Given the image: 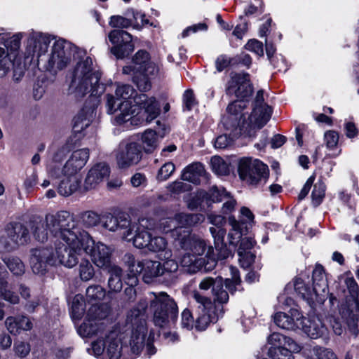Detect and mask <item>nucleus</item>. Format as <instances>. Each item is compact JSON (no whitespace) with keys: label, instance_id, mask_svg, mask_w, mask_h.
I'll return each mask as SVG.
<instances>
[{"label":"nucleus","instance_id":"obj_1","mask_svg":"<svg viewBox=\"0 0 359 359\" xmlns=\"http://www.w3.org/2000/svg\"><path fill=\"white\" fill-rule=\"evenodd\" d=\"M100 74L93 67V60L86 57L77 63L73 73L69 89L76 98H82L90 93L93 102L90 108L83 109L74 118L73 128L79 133L90 125L93 118L94 107L98 102L97 97L103 93L104 88L100 83Z\"/></svg>","mask_w":359,"mask_h":359},{"label":"nucleus","instance_id":"obj_2","mask_svg":"<svg viewBox=\"0 0 359 359\" xmlns=\"http://www.w3.org/2000/svg\"><path fill=\"white\" fill-rule=\"evenodd\" d=\"M83 232L81 234L67 233L62 241L65 244H58L55 251L47 248H36L32 250L30 264L32 271L39 275L44 274L47 267L58 264L67 268L75 266L79 261L83 252Z\"/></svg>","mask_w":359,"mask_h":359},{"label":"nucleus","instance_id":"obj_3","mask_svg":"<svg viewBox=\"0 0 359 359\" xmlns=\"http://www.w3.org/2000/svg\"><path fill=\"white\" fill-rule=\"evenodd\" d=\"M246 107L242 100L235 101L228 105L227 114L223 117L222 123L229 130H239L249 137L255 135L270 119L272 109L264 102L262 90L257 93L252 111L247 116L243 112Z\"/></svg>","mask_w":359,"mask_h":359},{"label":"nucleus","instance_id":"obj_4","mask_svg":"<svg viewBox=\"0 0 359 359\" xmlns=\"http://www.w3.org/2000/svg\"><path fill=\"white\" fill-rule=\"evenodd\" d=\"M147 306V299H141L127 315L126 323L132 327L130 347L135 355H138L144 347L149 355L156 353L153 346L154 335L151 332L148 334L145 314Z\"/></svg>","mask_w":359,"mask_h":359},{"label":"nucleus","instance_id":"obj_5","mask_svg":"<svg viewBox=\"0 0 359 359\" xmlns=\"http://www.w3.org/2000/svg\"><path fill=\"white\" fill-rule=\"evenodd\" d=\"M191 297L194 301L193 307L196 316L195 323L191 312L186 309L182 313V325L187 330H191L195 326L197 330H204L210 323H215L218 320L222 313V309L218 312L219 309L212 304L211 299L202 295L197 290L191 292Z\"/></svg>","mask_w":359,"mask_h":359},{"label":"nucleus","instance_id":"obj_6","mask_svg":"<svg viewBox=\"0 0 359 359\" xmlns=\"http://www.w3.org/2000/svg\"><path fill=\"white\" fill-rule=\"evenodd\" d=\"M102 226L105 229L118 233L121 238L126 241H133L143 228H151L149 219L142 218L137 222H132L130 217L126 214L113 215L107 213L102 216Z\"/></svg>","mask_w":359,"mask_h":359},{"label":"nucleus","instance_id":"obj_7","mask_svg":"<svg viewBox=\"0 0 359 359\" xmlns=\"http://www.w3.org/2000/svg\"><path fill=\"white\" fill-rule=\"evenodd\" d=\"M149 295L154 325L164 328L175 323L178 316V307L175 300L165 292H152Z\"/></svg>","mask_w":359,"mask_h":359},{"label":"nucleus","instance_id":"obj_8","mask_svg":"<svg viewBox=\"0 0 359 359\" xmlns=\"http://www.w3.org/2000/svg\"><path fill=\"white\" fill-rule=\"evenodd\" d=\"M173 237L182 249L190 251L196 257L206 252L205 257L208 262L205 265V270H211L215 266L217 259L214 255L213 248L210 246L207 248L204 240L191 235L189 229L180 228L173 232Z\"/></svg>","mask_w":359,"mask_h":359},{"label":"nucleus","instance_id":"obj_9","mask_svg":"<svg viewBox=\"0 0 359 359\" xmlns=\"http://www.w3.org/2000/svg\"><path fill=\"white\" fill-rule=\"evenodd\" d=\"M117 99L123 101H130L133 98L135 105L144 109L146 114L145 121L151 123L160 114L159 106L154 97H148L146 94L137 95L135 90L128 84L118 86L115 91Z\"/></svg>","mask_w":359,"mask_h":359},{"label":"nucleus","instance_id":"obj_10","mask_svg":"<svg viewBox=\"0 0 359 359\" xmlns=\"http://www.w3.org/2000/svg\"><path fill=\"white\" fill-rule=\"evenodd\" d=\"M238 172L240 178L248 184L257 186L266 182L269 170L259 159L244 157L239 160Z\"/></svg>","mask_w":359,"mask_h":359},{"label":"nucleus","instance_id":"obj_11","mask_svg":"<svg viewBox=\"0 0 359 359\" xmlns=\"http://www.w3.org/2000/svg\"><path fill=\"white\" fill-rule=\"evenodd\" d=\"M151 228H143L136 234L134 239V246L137 248H147L149 251L159 253L161 259H168L172 257V252L168 248V242L163 237H151V231L155 229V224L149 219Z\"/></svg>","mask_w":359,"mask_h":359},{"label":"nucleus","instance_id":"obj_12","mask_svg":"<svg viewBox=\"0 0 359 359\" xmlns=\"http://www.w3.org/2000/svg\"><path fill=\"white\" fill-rule=\"evenodd\" d=\"M45 219L50 233L61 241L64 240L65 235L67 236V233L72 234L82 233L76 227L73 217L68 211L60 210L55 214H47Z\"/></svg>","mask_w":359,"mask_h":359},{"label":"nucleus","instance_id":"obj_13","mask_svg":"<svg viewBox=\"0 0 359 359\" xmlns=\"http://www.w3.org/2000/svg\"><path fill=\"white\" fill-rule=\"evenodd\" d=\"M76 47L70 42L59 39L54 42L50 55L47 56L46 69L60 70L65 68L73 59Z\"/></svg>","mask_w":359,"mask_h":359},{"label":"nucleus","instance_id":"obj_14","mask_svg":"<svg viewBox=\"0 0 359 359\" xmlns=\"http://www.w3.org/2000/svg\"><path fill=\"white\" fill-rule=\"evenodd\" d=\"M83 252L88 255L93 263L101 269H109L111 250L105 244L95 243L92 236L86 231H83Z\"/></svg>","mask_w":359,"mask_h":359},{"label":"nucleus","instance_id":"obj_15","mask_svg":"<svg viewBox=\"0 0 359 359\" xmlns=\"http://www.w3.org/2000/svg\"><path fill=\"white\" fill-rule=\"evenodd\" d=\"M141 158L142 151L137 142H123L120 144L116 154V161L119 168H127L136 165Z\"/></svg>","mask_w":359,"mask_h":359},{"label":"nucleus","instance_id":"obj_16","mask_svg":"<svg viewBox=\"0 0 359 359\" xmlns=\"http://www.w3.org/2000/svg\"><path fill=\"white\" fill-rule=\"evenodd\" d=\"M109 39L114 45L111 48V52L117 58H123L134 50L132 36L126 31L120 29L112 30L109 34Z\"/></svg>","mask_w":359,"mask_h":359},{"label":"nucleus","instance_id":"obj_17","mask_svg":"<svg viewBox=\"0 0 359 359\" xmlns=\"http://www.w3.org/2000/svg\"><path fill=\"white\" fill-rule=\"evenodd\" d=\"M48 177L52 180H61L57 187V192L65 197L74 193L79 189L81 181L79 175L53 168L50 170V175H48Z\"/></svg>","mask_w":359,"mask_h":359},{"label":"nucleus","instance_id":"obj_18","mask_svg":"<svg viewBox=\"0 0 359 359\" xmlns=\"http://www.w3.org/2000/svg\"><path fill=\"white\" fill-rule=\"evenodd\" d=\"M203 219L202 215L179 213L175 215L174 219L168 218L163 222L161 225L164 232L171 231L173 236V232L177 229H184V226L196 225L201 222Z\"/></svg>","mask_w":359,"mask_h":359},{"label":"nucleus","instance_id":"obj_19","mask_svg":"<svg viewBox=\"0 0 359 359\" xmlns=\"http://www.w3.org/2000/svg\"><path fill=\"white\" fill-rule=\"evenodd\" d=\"M50 43V38L41 34L31 36L27 41L26 49L27 59L30 57V62L36 60L37 62L43 60Z\"/></svg>","mask_w":359,"mask_h":359},{"label":"nucleus","instance_id":"obj_20","mask_svg":"<svg viewBox=\"0 0 359 359\" xmlns=\"http://www.w3.org/2000/svg\"><path fill=\"white\" fill-rule=\"evenodd\" d=\"M227 90L239 99H245L252 93V86L248 74H235L229 82Z\"/></svg>","mask_w":359,"mask_h":359},{"label":"nucleus","instance_id":"obj_21","mask_svg":"<svg viewBox=\"0 0 359 359\" xmlns=\"http://www.w3.org/2000/svg\"><path fill=\"white\" fill-rule=\"evenodd\" d=\"M110 174V168L105 163L94 165L88 172L83 187L89 191L95 189Z\"/></svg>","mask_w":359,"mask_h":359},{"label":"nucleus","instance_id":"obj_22","mask_svg":"<svg viewBox=\"0 0 359 359\" xmlns=\"http://www.w3.org/2000/svg\"><path fill=\"white\" fill-rule=\"evenodd\" d=\"M6 233L13 249L18 245H25L29 240L28 228L20 222H11L7 224Z\"/></svg>","mask_w":359,"mask_h":359},{"label":"nucleus","instance_id":"obj_23","mask_svg":"<svg viewBox=\"0 0 359 359\" xmlns=\"http://www.w3.org/2000/svg\"><path fill=\"white\" fill-rule=\"evenodd\" d=\"M311 339H318L327 334V328L318 316H313L309 318L302 316L300 320V328Z\"/></svg>","mask_w":359,"mask_h":359},{"label":"nucleus","instance_id":"obj_24","mask_svg":"<svg viewBox=\"0 0 359 359\" xmlns=\"http://www.w3.org/2000/svg\"><path fill=\"white\" fill-rule=\"evenodd\" d=\"M89 158V150L80 149L72 152L68 160L62 166V170L74 175L79 173L85 166Z\"/></svg>","mask_w":359,"mask_h":359},{"label":"nucleus","instance_id":"obj_25","mask_svg":"<svg viewBox=\"0 0 359 359\" xmlns=\"http://www.w3.org/2000/svg\"><path fill=\"white\" fill-rule=\"evenodd\" d=\"M158 72L155 64H149L145 70L133 71V82L140 91H148L151 88V79Z\"/></svg>","mask_w":359,"mask_h":359},{"label":"nucleus","instance_id":"obj_26","mask_svg":"<svg viewBox=\"0 0 359 359\" xmlns=\"http://www.w3.org/2000/svg\"><path fill=\"white\" fill-rule=\"evenodd\" d=\"M240 213L239 220H236L233 216L229 218L232 230L238 234L236 238H239L241 234L246 233L248 231V225H251L254 222V215L249 208L242 207Z\"/></svg>","mask_w":359,"mask_h":359},{"label":"nucleus","instance_id":"obj_27","mask_svg":"<svg viewBox=\"0 0 359 359\" xmlns=\"http://www.w3.org/2000/svg\"><path fill=\"white\" fill-rule=\"evenodd\" d=\"M302 314L297 309H290V313L279 312L274 316V323L280 327L286 330L300 328Z\"/></svg>","mask_w":359,"mask_h":359},{"label":"nucleus","instance_id":"obj_28","mask_svg":"<svg viewBox=\"0 0 359 359\" xmlns=\"http://www.w3.org/2000/svg\"><path fill=\"white\" fill-rule=\"evenodd\" d=\"M313 292L316 299H324V297L328 293V284L325 276V271L321 265H316L313 271Z\"/></svg>","mask_w":359,"mask_h":359},{"label":"nucleus","instance_id":"obj_29","mask_svg":"<svg viewBox=\"0 0 359 359\" xmlns=\"http://www.w3.org/2000/svg\"><path fill=\"white\" fill-rule=\"evenodd\" d=\"M121 337L117 331L110 332L106 337V354L109 359H119L121 355Z\"/></svg>","mask_w":359,"mask_h":359},{"label":"nucleus","instance_id":"obj_30","mask_svg":"<svg viewBox=\"0 0 359 359\" xmlns=\"http://www.w3.org/2000/svg\"><path fill=\"white\" fill-rule=\"evenodd\" d=\"M71 148L68 144H65L52 151L50 160L46 165L47 175H50V170H62V162L70 152Z\"/></svg>","mask_w":359,"mask_h":359},{"label":"nucleus","instance_id":"obj_31","mask_svg":"<svg viewBox=\"0 0 359 359\" xmlns=\"http://www.w3.org/2000/svg\"><path fill=\"white\" fill-rule=\"evenodd\" d=\"M6 326L10 333L17 334L21 330H29L32 327L30 320L25 316L8 317L5 321Z\"/></svg>","mask_w":359,"mask_h":359},{"label":"nucleus","instance_id":"obj_32","mask_svg":"<svg viewBox=\"0 0 359 359\" xmlns=\"http://www.w3.org/2000/svg\"><path fill=\"white\" fill-rule=\"evenodd\" d=\"M34 238L40 243H44L48 239L49 230L46 227V221L39 218H34L29 222Z\"/></svg>","mask_w":359,"mask_h":359},{"label":"nucleus","instance_id":"obj_33","mask_svg":"<svg viewBox=\"0 0 359 359\" xmlns=\"http://www.w3.org/2000/svg\"><path fill=\"white\" fill-rule=\"evenodd\" d=\"M204 166L201 163H194L186 167L182 172V179L194 184L200 182V177L205 175Z\"/></svg>","mask_w":359,"mask_h":359},{"label":"nucleus","instance_id":"obj_34","mask_svg":"<svg viewBox=\"0 0 359 359\" xmlns=\"http://www.w3.org/2000/svg\"><path fill=\"white\" fill-rule=\"evenodd\" d=\"M104 323L88 320L86 318L84 322L78 327L77 332L82 337H91L104 330Z\"/></svg>","mask_w":359,"mask_h":359},{"label":"nucleus","instance_id":"obj_35","mask_svg":"<svg viewBox=\"0 0 359 359\" xmlns=\"http://www.w3.org/2000/svg\"><path fill=\"white\" fill-rule=\"evenodd\" d=\"M135 113V108L132 105L131 101H122L118 103L114 120L116 123L122 124L129 121Z\"/></svg>","mask_w":359,"mask_h":359},{"label":"nucleus","instance_id":"obj_36","mask_svg":"<svg viewBox=\"0 0 359 359\" xmlns=\"http://www.w3.org/2000/svg\"><path fill=\"white\" fill-rule=\"evenodd\" d=\"M109 278L108 280V287L109 292H119L123 287L121 280L122 269L116 266L112 265L109 269Z\"/></svg>","mask_w":359,"mask_h":359},{"label":"nucleus","instance_id":"obj_37","mask_svg":"<svg viewBox=\"0 0 359 359\" xmlns=\"http://www.w3.org/2000/svg\"><path fill=\"white\" fill-rule=\"evenodd\" d=\"M180 264L182 266L187 267L189 272L194 273L203 266L205 267V259L197 258L191 253L186 252L181 257Z\"/></svg>","mask_w":359,"mask_h":359},{"label":"nucleus","instance_id":"obj_38","mask_svg":"<svg viewBox=\"0 0 359 359\" xmlns=\"http://www.w3.org/2000/svg\"><path fill=\"white\" fill-rule=\"evenodd\" d=\"M109 313V309L107 304H93L88 309L86 317L88 320L102 322Z\"/></svg>","mask_w":359,"mask_h":359},{"label":"nucleus","instance_id":"obj_39","mask_svg":"<svg viewBox=\"0 0 359 359\" xmlns=\"http://www.w3.org/2000/svg\"><path fill=\"white\" fill-rule=\"evenodd\" d=\"M210 231L215 238V249L218 251L217 259L222 260L227 258L230 255L231 252L227 249L226 245L224 244V231L219 229L217 234L215 236L214 233L216 229L211 227L210 228Z\"/></svg>","mask_w":359,"mask_h":359},{"label":"nucleus","instance_id":"obj_40","mask_svg":"<svg viewBox=\"0 0 359 359\" xmlns=\"http://www.w3.org/2000/svg\"><path fill=\"white\" fill-rule=\"evenodd\" d=\"M161 264L157 261H147L145 262L143 280L145 283H149L154 277L163 276Z\"/></svg>","mask_w":359,"mask_h":359},{"label":"nucleus","instance_id":"obj_41","mask_svg":"<svg viewBox=\"0 0 359 359\" xmlns=\"http://www.w3.org/2000/svg\"><path fill=\"white\" fill-rule=\"evenodd\" d=\"M142 144L145 152L154 151L158 146L156 133L151 129L145 130L142 135Z\"/></svg>","mask_w":359,"mask_h":359},{"label":"nucleus","instance_id":"obj_42","mask_svg":"<svg viewBox=\"0 0 359 359\" xmlns=\"http://www.w3.org/2000/svg\"><path fill=\"white\" fill-rule=\"evenodd\" d=\"M212 294L214 297V302L212 304L217 306L218 309H222V312H223L222 306H217L215 304L218 303L219 304H226L229 300V294L228 292L223 288L222 285L221 278H219V283L213 287L212 288ZM219 312V310H218ZM223 313L219 316L222 317Z\"/></svg>","mask_w":359,"mask_h":359},{"label":"nucleus","instance_id":"obj_43","mask_svg":"<svg viewBox=\"0 0 359 359\" xmlns=\"http://www.w3.org/2000/svg\"><path fill=\"white\" fill-rule=\"evenodd\" d=\"M133 71L145 70L149 64H154L150 60L149 53L145 50H139L133 58Z\"/></svg>","mask_w":359,"mask_h":359},{"label":"nucleus","instance_id":"obj_44","mask_svg":"<svg viewBox=\"0 0 359 359\" xmlns=\"http://www.w3.org/2000/svg\"><path fill=\"white\" fill-rule=\"evenodd\" d=\"M304 354L310 359H337L335 354L327 348L315 346L309 350V353Z\"/></svg>","mask_w":359,"mask_h":359},{"label":"nucleus","instance_id":"obj_45","mask_svg":"<svg viewBox=\"0 0 359 359\" xmlns=\"http://www.w3.org/2000/svg\"><path fill=\"white\" fill-rule=\"evenodd\" d=\"M79 219L83 225L86 228H91L102 223V217L97 212L91 210L83 212L79 215Z\"/></svg>","mask_w":359,"mask_h":359},{"label":"nucleus","instance_id":"obj_46","mask_svg":"<svg viewBox=\"0 0 359 359\" xmlns=\"http://www.w3.org/2000/svg\"><path fill=\"white\" fill-rule=\"evenodd\" d=\"M86 303L82 294H78L74 296L72 306V316L73 319L79 320L84 314Z\"/></svg>","mask_w":359,"mask_h":359},{"label":"nucleus","instance_id":"obj_47","mask_svg":"<svg viewBox=\"0 0 359 359\" xmlns=\"http://www.w3.org/2000/svg\"><path fill=\"white\" fill-rule=\"evenodd\" d=\"M0 297L12 304H17L20 302L18 295L8 287L6 280H0Z\"/></svg>","mask_w":359,"mask_h":359},{"label":"nucleus","instance_id":"obj_48","mask_svg":"<svg viewBox=\"0 0 359 359\" xmlns=\"http://www.w3.org/2000/svg\"><path fill=\"white\" fill-rule=\"evenodd\" d=\"M79 273L81 279L83 281L90 280L93 278L95 271L89 260L87 259H81L79 266Z\"/></svg>","mask_w":359,"mask_h":359},{"label":"nucleus","instance_id":"obj_49","mask_svg":"<svg viewBox=\"0 0 359 359\" xmlns=\"http://www.w3.org/2000/svg\"><path fill=\"white\" fill-rule=\"evenodd\" d=\"M210 164L212 171L218 175H226L229 172L228 164L219 156L212 157Z\"/></svg>","mask_w":359,"mask_h":359},{"label":"nucleus","instance_id":"obj_50","mask_svg":"<svg viewBox=\"0 0 359 359\" xmlns=\"http://www.w3.org/2000/svg\"><path fill=\"white\" fill-rule=\"evenodd\" d=\"M12 65V59L5 48L0 47V77L5 76Z\"/></svg>","mask_w":359,"mask_h":359},{"label":"nucleus","instance_id":"obj_51","mask_svg":"<svg viewBox=\"0 0 359 359\" xmlns=\"http://www.w3.org/2000/svg\"><path fill=\"white\" fill-rule=\"evenodd\" d=\"M5 263L14 276H22L25 272V266L18 257H10Z\"/></svg>","mask_w":359,"mask_h":359},{"label":"nucleus","instance_id":"obj_52","mask_svg":"<svg viewBox=\"0 0 359 359\" xmlns=\"http://www.w3.org/2000/svg\"><path fill=\"white\" fill-rule=\"evenodd\" d=\"M86 295L90 303L102 299L105 296V290L100 285H90L87 288Z\"/></svg>","mask_w":359,"mask_h":359},{"label":"nucleus","instance_id":"obj_53","mask_svg":"<svg viewBox=\"0 0 359 359\" xmlns=\"http://www.w3.org/2000/svg\"><path fill=\"white\" fill-rule=\"evenodd\" d=\"M325 192V185L322 182H318L314 184L311 196L313 203L318 206L322 202Z\"/></svg>","mask_w":359,"mask_h":359},{"label":"nucleus","instance_id":"obj_54","mask_svg":"<svg viewBox=\"0 0 359 359\" xmlns=\"http://www.w3.org/2000/svg\"><path fill=\"white\" fill-rule=\"evenodd\" d=\"M126 283L128 285L125 290L124 294L126 297V299L129 302H133L136 297V290L134 288L138 284L137 278L133 277H127Z\"/></svg>","mask_w":359,"mask_h":359},{"label":"nucleus","instance_id":"obj_55","mask_svg":"<svg viewBox=\"0 0 359 359\" xmlns=\"http://www.w3.org/2000/svg\"><path fill=\"white\" fill-rule=\"evenodd\" d=\"M128 14L133 15V19H131L133 22L132 25L136 29H141L143 26L149 23V20L146 19L145 15L143 13L135 12L131 9L128 11Z\"/></svg>","mask_w":359,"mask_h":359},{"label":"nucleus","instance_id":"obj_56","mask_svg":"<svg viewBox=\"0 0 359 359\" xmlns=\"http://www.w3.org/2000/svg\"><path fill=\"white\" fill-rule=\"evenodd\" d=\"M133 25L131 19L121 16H111L109 21V25L112 27L127 28Z\"/></svg>","mask_w":359,"mask_h":359},{"label":"nucleus","instance_id":"obj_57","mask_svg":"<svg viewBox=\"0 0 359 359\" xmlns=\"http://www.w3.org/2000/svg\"><path fill=\"white\" fill-rule=\"evenodd\" d=\"M175 167L172 162H168L159 169L157 175V179L160 181L168 180L175 171Z\"/></svg>","mask_w":359,"mask_h":359},{"label":"nucleus","instance_id":"obj_58","mask_svg":"<svg viewBox=\"0 0 359 359\" xmlns=\"http://www.w3.org/2000/svg\"><path fill=\"white\" fill-rule=\"evenodd\" d=\"M210 198L213 202H222L228 198L229 194L224 189L213 187L210 190Z\"/></svg>","mask_w":359,"mask_h":359},{"label":"nucleus","instance_id":"obj_59","mask_svg":"<svg viewBox=\"0 0 359 359\" xmlns=\"http://www.w3.org/2000/svg\"><path fill=\"white\" fill-rule=\"evenodd\" d=\"M165 259V261L161 264L163 276L176 272L178 269L177 262L170 258Z\"/></svg>","mask_w":359,"mask_h":359},{"label":"nucleus","instance_id":"obj_60","mask_svg":"<svg viewBox=\"0 0 359 359\" xmlns=\"http://www.w3.org/2000/svg\"><path fill=\"white\" fill-rule=\"evenodd\" d=\"M325 141L329 149L334 148L339 142V135L337 132L329 130L325 133Z\"/></svg>","mask_w":359,"mask_h":359},{"label":"nucleus","instance_id":"obj_61","mask_svg":"<svg viewBox=\"0 0 359 359\" xmlns=\"http://www.w3.org/2000/svg\"><path fill=\"white\" fill-rule=\"evenodd\" d=\"M239 257V262L242 267H249L255 261V255L250 251L243 252L241 254H238Z\"/></svg>","mask_w":359,"mask_h":359},{"label":"nucleus","instance_id":"obj_62","mask_svg":"<svg viewBox=\"0 0 359 359\" xmlns=\"http://www.w3.org/2000/svg\"><path fill=\"white\" fill-rule=\"evenodd\" d=\"M245 48L248 50L254 52L259 55H263L264 53L262 43L257 39L249 40L245 46Z\"/></svg>","mask_w":359,"mask_h":359},{"label":"nucleus","instance_id":"obj_63","mask_svg":"<svg viewBox=\"0 0 359 359\" xmlns=\"http://www.w3.org/2000/svg\"><path fill=\"white\" fill-rule=\"evenodd\" d=\"M255 244V241L250 237L243 238L240 241V245L238 248V254H241L243 252L249 251L252 249Z\"/></svg>","mask_w":359,"mask_h":359},{"label":"nucleus","instance_id":"obj_64","mask_svg":"<svg viewBox=\"0 0 359 359\" xmlns=\"http://www.w3.org/2000/svg\"><path fill=\"white\" fill-rule=\"evenodd\" d=\"M106 107L107 113L109 114H115L118 110V103L116 98L112 95L107 94L106 96Z\"/></svg>","mask_w":359,"mask_h":359}]
</instances>
